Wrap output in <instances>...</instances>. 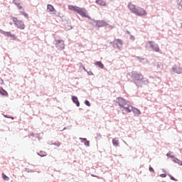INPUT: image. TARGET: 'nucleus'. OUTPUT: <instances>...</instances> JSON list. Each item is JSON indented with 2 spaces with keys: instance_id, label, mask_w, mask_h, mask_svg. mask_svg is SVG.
<instances>
[{
  "instance_id": "obj_1",
  "label": "nucleus",
  "mask_w": 182,
  "mask_h": 182,
  "mask_svg": "<svg viewBox=\"0 0 182 182\" xmlns=\"http://www.w3.org/2000/svg\"><path fill=\"white\" fill-rule=\"evenodd\" d=\"M128 8L132 14H135L137 16H145V15H147V12H146L144 9L137 7V6L133 4V3H129L128 4Z\"/></svg>"
},
{
  "instance_id": "obj_2",
  "label": "nucleus",
  "mask_w": 182,
  "mask_h": 182,
  "mask_svg": "<svg viewBox=\"0 0 182 182\" xmlns=\"http://www.w3.org/2000/svg\"><path fill=\"white\" fill-rule=\"evenodd\" d=\"M11 19L16 28H18V29H21V30L25 29L26 28L25 23H23L22 20H19L16 17H11Z\"/></svg>"
},
{
  "instance_id": "obj_3",
  "label": "nucleus",
  "mask_w": 182,
  "mask_h": 182,
  "mask_svg": "<svg viewBox=\"0 0 182 182\" xmlns=\"http://www.w3.org/2000/svg\"><path fill=\"white\" fill-rule=\"evenodd\" d=\"M146 47L147 48H151L155 52H160V48H159V46L154 42L152 41H148L146 43Z\"/></svg>"
},
{
  "instance_id": "obj_4",
  "label": "nucleus",
  "mask_w": 182,
  "mask_h": 182,
  "mask_svg": "<svg viewBox=\"0 0 182 182\" xmlns=\"http://www.w3.org/2000/svg\"><path fill=\"white\" fill-rule=\"evenodd\" d=\"M55 45H56L58 49H65V41L63 40H55Z\"/></svg>"
},
{
  "instance_id": "obj_5",
  "label": "nucleus",
  "mask_w": 182,
  "mask_h": 182,
  "mask_svg": "<svg viewBox=\"0 0 182 182\" xmlns=\"http://www.w3.org/2000/svg\"><path fill=\"white\" fill-rule=\"evenodd\" d=\"M76 12H77V14L80 15V16H83V17H86L87 16L86 10L85 9H82L80 7H78V9H77Z\"/></svg>"
},
{
  "instance_id": "obj_6",
  "label": "nucleus",
  "mask_w": 182,
  "mask_h": 182,
  "mask_svg": "<svg viewBox=\"0 0 182 182\" xmlns=\"http://www.w3.org/2000/svg\"><path fill=\"white\" fill-rule=\"evenodd\" d=\"M121 110H122L123 114L130 113L132 112V106H129V107L124 106V107H122Z\"/></svg>"
},
{
  "instance_id": "obj_7",
  "label": "nucleus",
  "mask_w": 182,
  "mask_h": 182,
  "mask_svg": "<svg viewBox=\"0 0 182 182\" xmlns=\"http://www.w3.org/2000/svg\"><path fill=\"white\" fill-rule=\"evenodd\" d=\"M173 72H174L175 73H177L178 75H181L182 73V69L181 68L174 65L172 68Z\"/></svg>"
},
{
  "instance_id": "obj_8",
  "label": "nucleus",
  "mask_w": 182,
  "mask_h": 182,
  "mask_svg": "<svg viewBox=\"0 0 182 182\" xmlns=\"http://www.w3.org/2000/svg\"><path fill=\"white\" fill-rule=\"evenodd\" d=\"M120 109H122V107H124V106H126V100H124L123 98H118V102H117Z\"/></svg>"
},
{
  "instance_id": "obj_9",
  "label": "nucleus",
  "mask_w": 182,
  "mask_h": 182,
  "mask_svg": "<svg viewBox=\"0 0 182 182\" xmlns=\"http://www.w3.org/2000/svg\"><path fill=\"white\" fill-rule=\"evenodd\" d=\"M47 12H53V14H55L56 9H55V7H53L52 4H48Z\"/></svg>"
},
{
  "instance_id": "obj_10",
  "label": "nucleus",
  "mask_w": 182,
  "mask_h": 182,
  "mask_svg": "<svg viewBox=\"0 0 182 182\" xmlns=\"http://www.w3.org/2000/svg\"><path fill=\"white\" fill-rule=\"evenodd\" d=\"M114 43H115L117 48H118V49H120L122 48V46H123V43L122 42V40L120 39H116L114 41Z\"/></svg>"
},
{
  "instance_id": "obj_11",
  "label": "nucleus",
  "mask_w": 182,
  "mask_h": 182,
  "mask_svg": "<svg viewBox=\"0 0 182 182\" xmlns=\"http://www.w3.org/2000/svg\"><path fill=\"white\" fill-rule=\"evenodd\" d=\"M131 109L132 112H133L135 116H140V114H141V112L139 110V109L133 107H131Z\"/></svg>"
},
{
  "instance_id": "obj_12",
  "label": "nucleus",
  "mask_w": 182,
  "mask_h": 182,
  "mask_svg": "<svg viewBox=\"0 0 182 182\" xmlns=\"http://www.w3.org/2000/svg\"><path fill=\"white\" fill-rule=\"evenodd\" d=\"M134 80H142L144 79L143 75L141 74H134Z\"/></svg>"
},
{
  "instance_id": "obj_13",
  "label": "nucleus",
  "mask_w": 182,
  "mask_h": 182,
  "mask_svg": "<svg viewBox=\"0 0 182 182\" xmlns=\"http://www.w3.org/2000/svg\"><path fill=\"white\" fill-rule=\"evenodd\" d=\"M72 100L73 103H75V105L79 107L80 106V102H79V100H77V97L72 96Z\"/></svg>"
},
{
  "instance_id": "obj_14",
  "label": "nucleus",
  "mask_w": 182,
  "mask_h": 182,
  "mask_svg": "<svg viewBox=\"0 0 182 182\" xmlns=\"http://www.w3.org/2000/svg\"><path fill=\"white\" fill-rule=\"evenodd\" d=\"M0 33H2L4 36H7L8 38H11V36H12V33H11V32H6L2 30H0Z\"/></svg>"
},
{
  "instance_id": "obj_15",
  "label": "nucleus",
  "mask_w": 182,
  "mask_h": 182,
  "mask_svg": "<svg viewBox=\"0 0 182 182\" xmlns=\"http://www.w3.org/2000/svg\"><path fill=\"white\" fill-rule=\"evenodd\" d=\"M0 95H2V96H6L8 97V92L2 88V87H0Z\"/></svg>"
},
{
  "instance_id": "obj_16",
  "label": "nucleus",
  "mask_w": 182,
  "mask_h": 182,
  "mask_svg": "<svg viewBox=\"0 0 182 182\" xmlns=\"http://www.w3.org/2000/svg\"><path fill=\"white\" fill-rule=\"evenodd\" d=\"M96 4H97V5H100L101 6H106V1L103 0H97Z\"/></svg>"
},
{
  "instance_id": "obj_17",
  "label": "nucleus",
  "mask_w": 182,
  "mask_h": 182,
  "mask_svg": "<svg viewBox=\"0 0 182 182\" xmlns=\"http://www.w3.org/2000/svg\"><path fill=\"white\" fill-rule=\"evenodd\" d=\"M95 66H98V68H100V69L105 68V65L100 61L95 62Z\"/></svg>"
},
{
  "instance_id": "obj_18",
  "label": "nucleus",
  "mask_w": 182,
  "mask_h": 182,
  "mask_svg": "<svg viewBox=\"0 0 182 182\" xmlns=\"http://www.w3.org/2000/svg\"><path fill=\"white\" fill-rule=\"evenodd\" d=\"M79 7L76 6H68V9L70 11H74V12H77Z\"/></svg>"
},
{
  "instance_id": "obj_19",
  "label": "nucleus",
  "mask_w": 182,
  "mask_h": 182,
  "mask_svg": "<svg viewBox=\"0 0 182 182\" xmlns=\"http://www.w3.org/2000/svg\"><path fill=\"white\" fill-rule=\"evenodd\" d=\"M173 162L176 163V164H178V166H182V161L177 158H173Z\"/></svg>"
},
{
  "instance_id": "obj_20",
  "label": "nucleus",
  "mask_w": 182,
  "mask_h": 182,
  "mask_svg": "<svg viewBox=\"0 0 182 182\" xmlns=\"http://www.w3.org/2000/svg\"><path fill=\"white\" fill-rule=\"evenodd\" d=\"M112 144L116 147H117V146H119V139H112Z\"/></svg>"
},
{
  "instance_id": "obj_21",
  "label": "nucleus",
  "mask_w": 182,
  "mask_h": 182,
  "mask_svg": "<svg viewBox=\"0 0 182 182\" xmlns=\"http://www.w3.org/2000/svg\"><path fill=\"white\" fill-rule=\"evenodd\" d=\"M20 15H23V16H25V18H29V16L25 11H20Z\"/></svg>"
},
{
  "instance_id": "obj_22",
  "label": "nucleus",
  "mask_w": 182,
  "mask_h": 182,
  "mask_svg": "<svg viewBox=\"0 0 182 182\" xmlns=\"http://www.w3.org/2000/svg\"><path fill=\"white\" fill-rule=\"evenodd\" d=\"M2 178L5 180V181H9V177L6 176L5 173H2Z\"/></svg>"
},
{
  "instance_id": "obj_23",
  "label": "nucleus",
  "mask_w": 182,
  "mask_h": 182,
  "mask_svg": "<svg viewBox=\"0 0 182 182\" xmlns=\"http://www.w3.org/2000/svg\"><path fill=\"white\" fill-rule=\"evenodd\" d=\"M167 157H170V159H172V160H173L176 157H174V156H173L171 154V152H168L167 154H166Z\"/></svg>"
},
{
  "instance_id": "obj_24",
  "label": "nucleus",
  "mask_w": 182,
  "mask_h": 182,
  "mask_svg": "<svg viewBox=\"0 0 182 182\" xmlns=\"http://www.w3.org/2000/svg\"><path fill=\"white\" fill-rule=\"evenodd\" d=\"M13 2H14V4H16V6L21 5V0H13Z\"/></svg>"
},
{
  "instance_id": "obj_25",
  "label": "nucleus",
  "mask_w": 182,
  "mask_h": 182,
  "mask_svg": "<svg viewBox=\"0 0 182 182\" xmlns=\"http://www.w3.org/2000/svg\"><path fill=\"white\" fill-rule=\"evenodd\" d=\"M178 6L182 9V0H177Z\"/></svg>"
},
{
  "instance_id": "obj_26",
  "label": "nucleus",
  "mask_w": 182,
  "mask_h": 182,
  "mask_svg": "<svg viewBox=\"0 0 182 182\" xmlns=\"http://www.w3.org/2000/svg\"><path fill=\"white\" fill-rule=\"evenodd\" d=\"M10 38L12 41H16V36H15V34H11Z\"/></svg>"
},
{
  "instance_id": "obj_27",
  "label": "nucleus",
  "mask_w": 182,
  "mask_h": 182,
  "mask_svg": "<svg viewBox=\"0 0 182 182\" xmlns=\"http://www.w3.org/2000/svg\"><path fill=\"white\" fill-rule=\"evenodd\" d=\"M85 104L86 105V106L90 107V102L88 100H85Z\"/></svg>"
},
{
  "instance_id": "obj_28",
  "label": "nucleus",
  "mask_w": 182,
  "mask_h": 182,
  "mask_svg": "<svg viewBox=\"0 0 182 182\" xmlns=\"http://www.w3.org/2000/svg\"><path fill=\"white\" fill-rule=\"evenodd\" d=\"M16 6H17L18 9H19V11L23 9V7H22V6H21V4H18Z\"/></svg>"
},
{
  "instance_id": "obj_29",
  "label": "nucleus",
  "mask_w": 182,
  "mask_h": 182,
  "mask_svg": "<svg viewBox=\"0 0 182 182\" xmlns=\"http://www.w3.org/2000/svg\"><path fill=\"white\" fill-rule=\"evenodd\" d=\"M39 156H41V157H45V156H46V153L44 152L43 154H42V151H41Z\"/></svg>"
},
{
  "instance_id": "obj_30",
  "label": "nucleus",
  "mask_w": 182,
  "mask_h": 182,
  "mask_svg": "<svg viewBox=\"0 0 182 182\" xmlns=\"http://www.w3.org/2000/svg\"><path fill=\"white\" fill-rule=\"evenodd\" d=\"M53 144H54V146H56L57 147H60V142H55Z\"/></svg>"
},
{
  "instance_id": "obj_31",
  "label": "nucleus",
  "mask_w": 182,
  "mask_h": 182,
  "mask_svg": "<svg viewBox=\"0 0 182 182\" xmlns=\"http://www.w3.org/2000/svg\"><path fill=\"white\" fill-rule=\"evenodd\" d=\"M169 177H170L171 180H172L173 181H177V179L173 178L171 175H169Z\"/></svg>"
},
{
  "instance_id": "obj_32",
  "label": "nucleus",
  "mask_w": 182,
  "mask_h": 182,
  "mask_svg": "<svg viewBox=\"0 0 182 182\" xmlns=\"http://www.w3.org/2000/svg\"><path fill=\"white\" fill-rule=\"evenodd\" d=\"M160 177H162V178H164L165 177H166V173H162L160 175Z\"/></svg>"
},
{
  "instance_id": "obj_33",
  "label": "nucleus",
  "mask_w": 182,
  "mask_h": 182,
  "mask_svg": "<svg viewBox=\"0 0 182 182\" xmlns=\"http://www.w3.org/2000/svg\"><path fill=\"white\" fill-rule=\"evenodd\" d=\"M149 171H151L152 173H154V169L151 166H150L149 167Z\"/></svg>"
},
{
  "instance_id": "obj_34",
  "label": "nucleus",
  "mask_w": 182,
  "mask_h": 182,
  "mask_svg": "<svg viewBox=\"0 0 182 182\" xmlns=\"http://www.w3.org/2000/svg\"><path fill=\"white\" fill-rule=\"evenodd\" d=\"M92 177H97V178H99V176H95V175H92Z\"/></svg>"
},
{
  "instance_id": "obj_35",
  "label": "nucleus",
  "mask_w": 182,
  "mask_h": 182,
  "mask_svg": "<svg viewBox=\"0 0 182 182\" xmlns=\"http://www.w3.org/2000/svg\"><path fill=\"white\" fill-rule=\"evenodd\" d=\"M85 144H86V146H89V141H87V142L85 143Z\"/></svg>"
}]
</instances>
